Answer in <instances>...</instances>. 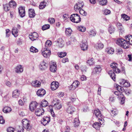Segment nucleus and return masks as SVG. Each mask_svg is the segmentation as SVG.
<instances>
[{
  "label": "nucleus",
  "instance_id": "nucleus-53",
  "mask_svg": "<svg viewBox=\"0 0 132 132\" xmlns=\"http://www.w3.org/2000/svg\"><path fill=\"white\" fill-rule=\"evenodd\" d=\"M78 30L82 32H84L86 30V28L84 26L79 27L78 28Z\"/></svg>",
  "mask_w": 132,
  "mask_h": 132
},
{
  "label": "nucleus",
  "instance_id": "nucleus-56",
  "mask_svg": "<svg viewBox=\"0 0 132 132\" xmlns=\"http://www.w3.org/2000/svg\"><path fill=\"white\" fill-rule=\"evenodd\" d=\"M7 132H14V129L11 127H9L7 129Z\"/></svg>",
  "mask_w": 132,
  "mask_h": 132
},
{
  "label": "nucleus",
  "instance_id": "nucleus-58",
  "mask_svg": "<svg viewBox=\"0 0 132 132\" xmlns=\"http://www.w3.org/2000/svg\"><path fill=\"white\" fill-rule=\"evenodd\" d=\"M90 35L92 36H94L96 35L95 32L94 31L92 30L89 32Z\"/></svg>",
  "mask_w": 132,
  "mask_h": 132
},
{
  "label": "nucleus",
  "instance_id": "nucleus-52",
  "mask_svg": "<svg viewBox=\"0 0 132 132\" xmlns=\"http://www.w3.org/2000/svg\"><path fill=\"white\" fill-rule=\"evenodd\" d=\"M116 52L117 54H120L123 53V51L121 48L117 49Z\"/></svg>",
  "mask_w": 132,
  "mask_h": 132
},
{
  "label": "nucleus",
  "instance_id": "nucleus-61",
  "mask_svg": "<svg viewBox=\"0 0 132 132\" xmlns=\"http://www.w3.org/2000/svg\"><path fill=\"white\" fill-rule=\"evenodd\" d=\"M80 79L82 81L86 80V77L84 75H82L81 76Z\"/></svg>",
  "mask_w": 132,
  "mask_h": 132
},
{
  "label": "nucleus",
  "instance_id": "nucleus-14",
  "mask_svg": "<svg viewBox=\"0 0 132 132\" xmlns=\"http://www.w3.org/2000/svg\"><path fill=\"white\" fill-rule=\"evenodd\" d=\"M38 34L35 32L32 33L31 35L29 36V38L32 40L34 41L36 40L38 37Z\"/></svg>",
  "mask_w": 132,
  "mask_h": 132
},
{
  "label": "nucleus",
  "instance_id": "nucleus-3",
  "mask_svg": "<svg viewBox=\"0 0 132 132\" xmlns=\"http://www.w3.org/2000/svg\"><path fill=\"white\" fill-rule=\"evenodd\" d=\"M70 19L72 22L76 23L79 22L81 20V18L77 14H73L71 15Z\"/></svg>",
  "mask_w": 132,
  "mask_h": 132
},
{
  "label": "nucleus",
  "instance_id": "nucleus-38",
  "mask_svg": "<svg viewBox=\"0 0 132 132\" xmlns=\"http://www.w3.org/2000/svg\"><path fill=\"white\" fill-rule=\"evenodd\" d=\"M73 123H75L74 125L75 127L78 126L80 123L79 120L77 118H75L73 120Z\"/></svg>",
  "mask_w": 132,
  "mask_h": 132
},
{
  "label": "nucleus",
  "instance_id": "nucleus-59",
  "mask_svg": "<svg viewBox=\"0 0 132 132\" xmlns=\"http://www.w3.org/2000/svg\"><path fill=\"white\" fill-rule=\"evenodd\" d=\"M62 61L63 63H65L66 62H68L69 60L67 58H64L62 59Z\"/></svg>",
  "mask_w": 132,
  "mask_h": 132
},
{
  "label": "nucleus",
  "instance_id": "nucleus-22",
  "mask_svg": "<svg viewBox=\"0 0 132 132\" xmlns=\"http://www.w3.org/2000/svg\"><path fill=\"white\" fill-rule=\"evenodd\" d=\"M102 124L100 122V123L96 122L94 123L92 125V126L95 128L96 129L98 130L99 129L100 126Z\"/></svg>",
  "mask_w": 132,
  "mask_h": 132
},
{
  "label": "nucleus",
  "instance_id": "nucleus-11",
  "mask_svg": "<svg viewBox=\"0 0 132 132\" xmlns=\"http://www.w3.org/2000/svg\"><path fill=\"white\" fill-rule=\"evenodd\" d=\"M80 47L81 49L83 51L86 50H87L88 46L87 43L86 41H83L82 44H80Z\"/></svg>",
  "mask_w": 132,
  "mask_h": 132
},
{
  "label": "nucleus",
  "instance_id": "nucleus-16",
  "mask_svg": "<svg viewBox=\"0 0 132 132\" xmlns=\"http://www.w3.org/2000/svg\"><path fill=\"white\" fill-rule=\"evenodd\" d=\"M62 106L61 103L59 102V101L57 100L56 103H55L53 107H54L56 110H59L60 109Z\"/></svg>",
  "mask_w": 132,
  "mask_h": 132
},
{
  "label": "nucleus",
  "instance_id": "nucleus-39",
  "mask_svg": "<svg viewBox=\"0 0 132 132\" xmlns=\"http://www.w3.org/2000/svg\"><path fill=\"white\" fill-rule=\"evenodd\" d=\"M107 2V0H100L99 4L102 5H106Z\"/></svg>",
  "mask_w": 132,
  "mask_h": 132
},
{
  "label": "nucleus",
  "instance_id": "nucleus-32",
  "mask_svg": "<svg viewBox=\"0 0 132 132\" xmlns=\"http://www.w3.org/2000/svg\"><path fill=\"white\" fill-rule=\"evenodd\" d=\"M18 31L16 28H13L12 31V33L15 37H16L18 36Z\"/></svg>",
  "mask_w": 132,
  "mask_h": 132
},
{
  "label": "nucleus",
  "instance_id": "nucleus-49",
  "mask_svg": "<svg viewBox=\"0 0 132 132\" xmlns=\"http://www.w3.org/2000/svg\"><path fill=\"white\" fill-rule=\"evenodd\" d=\"M10 7H9L7 4L4 5V10L6 12L10 10Z\"/></svg>",
  "mask_w": 132,
  "mask_h": 132
},
{
  "label": "nucleus",
  "instance_id": "nucleus-37",
  "mask_svg": "<svg viewBox=\"0 0 132 132\" xmlns=\"http://www.w3.org/2000/svg\"><path fill=\"white\" fill-rule=\"evenodd\" d=\"M79 82L77 80H75L73 82L71 86L72 87H74V88L78 87V85L79 84Z\"/></svg>",
  "mask_w": 132,
  "mask_h": 132
},
{
  "label": "nucleus",
  "instance_id": "nucleus-57",
  "mask_svg": "<svg viewBox=\"0 0 132 132\" xmlns=\"http://www.w3.org/2000/svg\"><path fill=\"white\" fill-rule=\"evenodd\" d=\"M5 122V120L3 119V117L2 116H0V123L3 124Z\"/></svg>",
  "mask_w": 132,
  "mask_h": 132
},
{
  "label": "nucleus",
  "instance_id": "nucleus-35",
  "mask_svg": "<svg viewBox=\"0 0 132 132\" xmlns=\"http://www.w3.org/2000/svg\"><path fill=\"white\" fill-rule=\"evenodd\" d=\"M48 105V102L45 100H43L40 103L41 107H45Z\"/></svg>",
  "mask_w": 132,
  "mask_h": 132
},
{
  "label": "nucleus",
  "instance_id": "nucleus-24",
  "mask_svg": "<svg viewBox=\"0 0 132 132\" xmlns=\"http://www.w3.org/2000/svg\"><path fill=\"white\" fill-rule=\"evenodd\" d=\"M58 45L60 47H63L64 46V41L61 38H59L57 40Z\"/></svg>",
  "mask_w": 132,
  "mask_h": 132
},
{
  "label": "nucleus",
  "instance_id": "nucleus-25",
  "mask_svg": "<svg viewBox=\"0 0 132 132\" xmlns=\"http://www.w3.org/2000/svg\"><path fill=\"white\" fill-rule=\"evenodd\" d=\"M106 51L107 53L110 54H113L114 52V50L111 47H109L106 49Z\"/></svg>",
  "mask_w": 132,
  "mask_h": 132
},
{
  "label": "nucleus",
  "instance_id": "nucleus-64",
  "mask_svg": "<svg viewBox=\"0 0 132 132\" xmlns=\"http://www.w3.org/2000/svg\"><path fill=\"white\" fill-rule=\"evenodd\" d=\"M50 112H51V114L52 115V117H55V115L54 114L53 111V110L52 108V109H50Z\"/></svg>",
  "mask_w": 132,
  "mask_h": 132
},
{
  "label": "nucleus",
  "instance_id": "nucleus-8",
  "mask_svg": "<svg viewBox=\"0 0 132 132\" xmlns=\"http://www.w3.org/2000/svg\"><path fill=\"white\" fill-rule=\"evenodd\" d=\"M50 120V117H44L41 121V123L43 125L45 126L49 122Z\"/></svg>",
  "mask_w": 132,
  "mask_h": 132
},
{
  "label": "nucleus",
  "instance_id": "nucleus-50",
  "mask_svg": "<svg viewBox=\"0 0 132 132\" xmlns=\"http://www.w3.org/2000/svg\"><path fill=\"white\" fill-rule=\"evenodd\" d=\"M67 53L64 52H62L59 54V57L62 58L66 55Z\"/></svg>",
  "mask_w": 132,
  "mask_h": 132
},
{
  "label": "nucleus",
  "instance_id": "nucleus-47",
  "mask_svg": "<svg viewBox=\"0 0 132 132\" xmlns=\"http://www.w3.org/2000/svg\"><path fill=\"white\" fill-rule=\"evenodd\" d=\"M93 60V59L92 58L88 60L87 61V63L90 66L93 65L94 64Z\"/></svg>",
  "mask_w": 132,
  "mask_h": 132
},
{
  "label": "nucleus",
  "instance_id": "nucleus-46",
  "mask_svg": "<svg viewBox=\"0 0 132 132\" xmlns=\"http://www.w3.org/2000/svg\"><path fill=\"white\" fill-rule=\"evenodd\" d=\"M29 121L27 120L26 119H24L22 120V124L23 127H25L27 123H28Z\"/></svg>",
  "mask_w": 132,
  "mask_h": 132
},
{
  "label": "nucleus",
  "instance_id": "nucleus-54",
  "mask_svg": "<svg viewBox=\"0 0 132 132\" xmlns=\"http://www.w3.org/2000/svg\"><path fill=\"white\" fill-rule=\"evenodd\" d=\"M110 113L112 116H116L117 114V112L115 110H112L111 111Z\"/></svg>",
  "mask_w": 132,
  "mask_h": 132
},
{
  "label": "nucleus",
  "instance_id": "nucleus-31",
  "mask_svg": "<svg viewBox=\"0 0 132 132\" xmlns=\"http://www.w3.org/2000/svg\"><path fill=\"white\" fill-rule=\"evenodd\" d=\"M20 95V93L18 90H15L14 91L13 93V97L14 98L18 97Z\"/></svg>",
  "mask_w": 132,
  "mask_h": 132
},
{
  "label": "nucleus",
  "instance_id": "nucleus-51",
  "mask_svg": "<svg viewBox=\"0 0 132 132\" xmlns=\"http://www.w3.org/2000/svg\"><path fill=\"white\" fill-rule=\"evenodd\" d=\"M11 34V31L9 29H7L6 30V37H7L9 36Z\"/></svg>",
  "mask_w": 132,
  "mask_h": 132
},
{
  "label": "nucleus",
  "instance_id": "nucleus-28",
  "mask_svg": "<svg viewBox=\"0 0 132 132\" xmlns=\"http://www.w3.org/2000/svg\"><path fill=\"white\" fill-rule=\"evenodd\" d=\"M103 44L101 43L96 44L95 45V47L97 49H102L104 47Z\"/></svg>",
  "mask_w": 132,
  "mask_h": 132
},
{
  "label": "nucleus",
  "instance_id": "nucleus-13",
  "mask_svg": "<svg viewBox=\"0 0 132 132\" xmlns=\"http://www.w3.org/2000/svg\"><path fill=\"white\" fill-rule=\"evenodd\" d=\"M47 65L48 64L43 61L40 63L39 65V68L40 70H44L47 68Z\"/></svg>",
  "mask_w": 132,
  "mask_h": 132
},
{
  "label": "nucleus",
  "instance_id": "nucleus-27",
  "mask_svg": "<svg viewBox=\"0 0 132 132\" xmlns=\"http://www.w3.org/2000/svg\"><path fill=\"white\" fill-rule=\"evenodd\" d=\"M40 82L37 80L33 81L32 83V85L35 87H39L40 86Z\"/></svg>",
  "mask_w": 132,
  "mask_h": 132
},
{
  "label": "nucleus",
  "instance_id": "nucleus-55",
  "mask_svg": "<svg viewBox=\"0 0 132 132\" xmlns=\"http://www.w3.org/2000/svg\"><path fill=\"white\" fill-rule=\"evenodd\" d=\"M111 11L110 10L106 9L104 11V14L105 15H107L110 14Z\"/></svg>",
  "mask_w": 132,
  "mask_h": 132
},
{
  "label": "nucleus",
  "instance_id": "nucleus-20",
  "mask_svg": "<svg viewBox=\"0 0 132 132\" xmlns=\"http://www.w3.org/2000/svg\"><path fill=\"white\" fill-rule=\"evenodd\" d=\"M29 17L30 18H34L35 15V11L33 9H30L29 10Z\"/></svg>",
  "mask_w": 132,
  "mask_h": 132
},
{
  "label": "nucleus",
  "instance_id": "nucleus-30",
  "mask_svg": "<svg viewBox=\"0 0 132 132\" xmlns=\"http://www.w3.org/2000/svg\"><path fill=\"white\" fill-rule=\"evenodd\" d=\"M16 2L12 0L10 2L9 5L10 7L15 8L16 6Z\"/></svg>",
  "mask_w": 132,
  "mask_h": 132
},
{
  "label": "nucleus",
  "instance_id": "nucleus-40",
  "mask_svg": "<svg viewBox=\"0 0 132 132\" xmlns=\"http://www.w3.org/2000/svg\"><path fill=\"white\" fill-rule=\"evenodd\" d=\"M121 16L123 20L125 21H127L130 19V17L125 14H122Z\"/></svg>",
  "mask_w": 132,
  "mask_h": 132
},
{
  "label": "nucleus",
  "instance_id": "nucleus-26",
  "mask_svg": "<svg viewBox=\"0 0 132 132\" xmlns=\"http://www.w3.org/2000/svg\"><path fill=\"white\" fill-rule=\"evenodd\" d=\"M12 110L11 108L8 106L4 107L3 109V111L4 113H7L10 112Z\"/></svg>",
  "mask_w": 132,
  "mask_h": 132
},
{
  "label": "nucleus",
  "instance_id": "nucleus-34",
  "mask_svg": "<svg viewBox=\"0 0 132 132\" xmlns=\"http://www.w3.org/2000/svg\"><path fill=\"white\" fill-rule=\"evenodd\" d=\"M94 114L97 117H101V112L98 109H97L94 110Z\"/></svg>",
  "mask_w": 132,
  "mask_h": 132
},
{
  "label": "nucleus",
  "instance_id": "nucleus-6",
  "mask_svg": "<svg viewBox=\"0 0 132 132\" xmlns=\"http://www.w3.org/2000/svg\"><path fill=\"white\" fill-rule=\"evenodd\" d=\"M44 112V110L42 107H40L36 109L35 114L38 116H40L43 115Z\"/></svg>",
  "mask_w": 132,
  "mask_h": 132
},
{
  "label": "nucleus",
  "instance_id": "nucleus-9",
  "mask_svg": "<svg viewBox=\"0 0 132 132\" xmlns=\"http://www.w3.org/2000/svg\"><path fill=\"white\" fill-rule=\"evenodd\" d=\"M51 53L50 50L48 48H45L44 51L42 52V54L44 57L47 58L49 56Z\"/></svg>",
  "mask_w": 132,
  "mask_h": 132
},
{
  "label": "nucleus",
  "instance_id": "nucleus-15",
  "mask_svg": "<svg viewBox=\"0 0 132 132\" xmlns=\"http://www.w3.org/2000/svg\"><path fill=\"white\" fill-rule=\"evenodd\" d=\"M117 26L119 29L120 34H122L124 32V29L122 24L119 22L117 23Z\"/></svg>",
  "mask_w": 132,
  "mask_h": 132
},
{
  "label": "nucleus",
  "instance_id": "nucleus-23",
  "mask_svg": "<svg viewBox=\"0 0 132 132\" xmlns=\"http://www.w3.org/2000/svg\"><path fill=\"white\" fill-rule=\"evenodd\" d=\"M115 30V29L114 27L111 24H110L109 26L108 31L111 34L113 33Z\"/></svg>",
  "mask_w": 132,
  "mask_h": 132
},
{
  "label": "nucleus",
  "instance_id": "nucleus-17",
  "mask_svg": "<svg viewBox=\"0 0 132 132\" xmlns=\"http://www.w3.org/2000/svg\"><path fill=\"white\" fill-rule=\"evenodd\" d=\"M101 68L100 65L96 66L94 68L92 73L95 74L100 72L101 71Z\"/></svg>",
  "mask_w": 132,
  "mask_h": 132
},
{
  "label": "nucleus",
  "instance_id": "nucleus-42",
  "mask_svg": "<svg viewBox=\"0 0 132 132\" xmlns=\"http://www.w3.org/2000/svg\"><path fill=\"white\" fill-rule=\"evenodd\" d=\"M79 10V13L82 15L83 16H86L87 15V13L83 10L81 9Z\"/></svg>",
  "mask_w": 132,
  "mask_h": 132
},
{
  "label": "nucleus",
  "instance_id": "nucleus-29",
  "mask_svg": "<svg viewBox=\"0 0 132 132\" xmlns=\"http://www.w3.org/2000/svg\"><path fill=\"white\" fill-rule=\"evenodd\" d=\"M116 89L120 93H122L125 91L123 88L119 85H117L116 87Z\"/></svg>",
  "mask_w": 132,
  "mask_h": 132
},
{
  "label": "nucleus",
  "instance_id": "nucleus-45",
  "mask_svg": "<svg viewBox=\"0 0 132 132\" xmlns=\"http://www.w3.org/2000/svg\"><path fill=\"white\" fill-rule=\"evenodd\" d=\"M65 33L69 35L72 32V30L70 28H68L66 29Z\"/></svg>",
  "mask_w": 132,
  "mask_h": 132
},
{
  "label": "nucleus",
  "instance_id": "nucleus-18",
  "mask_svg": "<svg viewBox=\"0 0 132 132\" xmlns=\"http://www.w3.org/2000/svg\"><path fill=\"white\" fill-rule=\"evenodd\" d=\"M120 84L123 85L125 87H127L130 86V83L124 80H122L120 82Z\"/></svg>",
  "mask_w": 132,
  "mask_h": 132
},
{
  "label": "nucleus",
  "instance_id": "nucleus-12",
  "mask_svg": "<svg viewBox=\"0 0 132 132\" xmlns=\"http://www.w3.org/2000/svg\"><path fill=\"white\" fill-rule=\"evenodd\" d=\"M45 90L41 88L38 90L37 92V95L40 97H43L46 94Z\"/></svg>",
  "mask_w": 132,
  "mask_h": 132
},
{
  "label": "nucleus",
  "instance_id": "nucleus-44",
  "mask_svg": "<svg viewBox=\"0 0 132 132\" xmlns=\"http://www.w3.org/2000/svg\"><path fill=\"white\" fill-rule=\"evenodd\" d=\"M50 26L49 24H45L42 27V29L43 30H44L49 29Z\"/></svg>",
  "mask_w": 132,
  "mask_h": 132
},
{
  "label": "nucleus",
  "instance_id": "nucleus-2",
  "mask_svg": "<svg viewBox=\"0 0 132 132\" xmlns=\"http://www.w3.org/2000/svg\"><path fill=\"white\" fill-rule=\"evenodd\" d=\"M117 64L115 63H111L110 66L113 69V71L111 70L108 72V74L114 81H115L116 79V75L114 72L116 73H119L121 71L120 69L117 67Z\"/></svg>",
  "mask_w": 132,
  "mask_h": 132
},
{
  "label": "nucleus",
  "instance_id": "nucleus-19",
  "mask_svg": "<svg viewBox=\"0 0 132 132\" xmlns=\"http://www.w3.org/2000/svg\"><path fill=\"white\" fill-rule=\"evenodd\" d=\"M57 65L56 63L52 64L50 65V70L53 72H55L56 70Z\"/></svg>",
  "mask_w": 132,
  "mask_h": 132
},
{
  "label": "nucleus",
  "instance_id": "nucleus-7",
  "mask_svg": "<svg viewBox=\"0 0 132 132\" xmlns=\"http://www.w3.org/2000/svg\"><path fill=\"white\" fill-rule=\"evenodd\" d=\"M38 105V103L36 101H32L29 105V108L31 111H33L37 107Z\"/></svg>",
  "mask_w": 132,
  "mask_h": 132
},
{
  "label": "nucleus",
  "instance_id": "nucleus-41",
  "mask_svg": "<svg viewBox=\"0 0 132 132\" xmlns=\"http://www.w3.org/2000/svg\"><path fill=\"white\" fill-rule=\"evenodd\" d=\"M30 51L32 52L36 53L38 52V50L37 48L32 46L30 48Z\"/></svg>",
  "mask_w": 132,
  "mask_h": 132
},
{
  "label": "nucleus",
  "instance_id": "nucleus-43",
  "mask_svg": "<svg viewBox=\"0 0 132 132\" xmlns=\"http://www.w3.org/2000/svg\"><path fill=\"white\" fill-rule=\"evenodd\" d=\"M52 44V42L51 41L49 40H47L45 43V46L46 47H50L51 46Z\"/></svg>",
  "mask_w": 132,
  "mask_h": 132
},
{
  "label": "nucleus",
  "instance_id": "nucleus-33",
  "mask_svg": "<svg viewBox=\"0 0 132 132\" xmlns=\"http://www.w3.org/2000/svg\"><path fill=\"white\" fill-rule=\"evenodd\" d=\"M75 111V109L74 107H71L68 108L67 109V111L68 113L72 114Z\"/></svg>",
  "mask_w": 132,
  "mask_h": 132
},
{
  "label": "nucleus",
  "instance_id": "nucleus-62",
  "mask_svg": "<svg viewBox=\"0 0 132 132\" xmlns=\"http://www.w3.org/2000/svg\"><path fill=\"white\" fill-rule=\"evenodd\" d=\"M27 125L26 124V127H23L27 129L28 130V129H29V127L30 126V124L29 123V122L28 123H27Z\"/></svg>",
  "mask_w": 132,
  "mask_h": 132
},
{
  "label": "nucleus",
  "instance_id": "nucleus-5",
  "mask_svg": "<svg viewBox=\"0 0 132 132\" xmlns=\"http://www.w3.org/2000/svg\"><path fill=\"white\" fill-rule=\"evenodd\" d=\"M84 6L83 2L82 1H80L75 5L74 6V10L75 11H78L82 9Z\"/></svg>",
  "mask_w": 132,
  "mask_h": 132
},
{
  "label": "nucleus",
  "instance_id": "nucleus-48",
  "mask_svg": "<svg viewBox=\"0 0 132 132\" xmlns=\"http://www.w3.org/2000/svg\"><path fill=\"white\" fill-rule=\"evenodd\" d=\"M56 86H54V84H51V88L52 90H56L58 87L59 86L56 85Z\"/></svg>",
  "mask_w": 132,
  "mask_h": 132
},
{
  "label": "nucleus",
  "instance_id": "nucleus-60",
  "mask_svg": "<svg viewBox=\"0 0 132 132\" xmlns=\"http://www.w3.org/2000/svg\"><path fill=\"white\" fill-rule=\"evenodd\" d=\"M48 21L51 23H54L55 21L54 19L52 18L48 19Z\"/></svg>",
  "mask_w": 132,
  "mask_h": 132
},
{
  "label": "nucleus",
  "instance_id": "nucleus-63",
  "mask_svg": "<svg viewBox=\"0 0 132 132\" xmlns=\"http://www.w3.org/2000/svg\"><path fill=\"white\" fill-rule=\"evenodd\" d=\"M125 93L126 95H128L131 93V92L130 90H125Z\"/></svg>",
  "mask_w": 132,
  "mask_h": 132
},
{
  "label": "nucleus",
  "instance_id": "nucleus-1",
  "mask_svg": "<svg viewBox=\"0 0 132 132\" xmlns=\"http://www.w3.org/2000/svg\"><path fill=\"white\" fill-rule=\"evenodd\" d=\"M125 38L126 40L123 39H119L117 40V43L125 49L129 48V44H130V40L132 38V36L129 35L126 36Z\"/></svg>",
  "mask_w": 132,
  "mask_h": 132
},
{
  "label": "nucleus",
  "instance_id": "nucleus-10",
  "mask_svg": "<svg viewBox=\"0 0 132 132\" xmlns=\"http://www.w3.org/2000/svg\"><path fill=\"white\" fill-rule=\"evenodd\" d=\"M19 12L20 16L21 18L24 17L25 14V12L24 7L22 6L20 7L19 9Z\"/></svg>",
  "mask_w": 132,
  "mask_h": 132
},
{
  "label": "nucleus",
  "instance_id": "nucleus-21",
  "mask_svg": "<svg viewBox=\"0 0 132 132\" xmlns=\"http://www.w3.org/2000/svg\"><path fill=\"white\" fill-rule=\"evenodd\" d=\"M21 65H18L16 67L15 72L17 73H20L22 72L23 71V68L22 67Z\"/></svg>",
  "mask_w": 132,
  "mask_h": 132
},
{
  "label": "nucleus",
  "instance_id": "nucleus-36",
  "mask_svg": "<svg viewBox=\"0 0 132 132\" xmlns=\"http://www.w3.org/2000/svg\"><path fill=\"white\" fill-rule=\"evenodd\" d=\"M46 3L45 1L41 2L39 6V9H42L44 8L46 6Z\"/></svg>",
  "mask_w": 132,
  "mask_h": 132
},
{
  "label": "nucleus",
  "instance_id": "nucleus-4",
  "mask_svg": "<svg viewBox=\"0 0 132 132\" xmlns=\"http://www.w3.org/2000/svg\"><path fill=\"white\" fill-rule=\"evenodd\" d=\"M114 93L115 95L118 96L117 98L120 101V104H124L125 100V98L123 95L121 94V93H120L119 92L116 91L114 92Z\"/></svg>",
  "mask_w": 132,
  "mask_h": 132
}]
</instances>
